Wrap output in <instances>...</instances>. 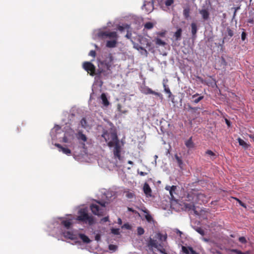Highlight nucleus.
<instances>
[{
    "label": "nucleus",
    "instance_id": "f257e3e1",
    "mask_svg": "<svg viewBox=\"0 0 254 254\" xmlns=\"http://www.w3.org/2000/svg\"><path fill=\"white\" fill-rule=\"evenodd\" d=\"M102 137L104 138L110 148L114 147L113 151L114 158L122 161L121 145L118 137L116 128H108L107 129H104Z\"/></svg>",
    "mask_w": 254,
    "mask_h": 254
},
{
    "label": "nucleus",
    "instance_id": "f03ea898",
    "mask_svg": "<svg viewBox=\"0 0 254 254\" xmlns=\"http://www.w3.org/2000/svg\"><path fill=\"white\" fill-rule=\"evenodd\" d=\"M113 58L111 54H109L108 57L105 60L99 61L98 64L97 76L99 77L102 76L107 77L112 73V66Z\"/></svg>",
    "mask_w": 254,
    "mask_h": 254
},
{
    "label": "nucleus",
    "instance_id": "7ed1b4c3",
    "mask_svg": "<svg viewBox=\"0 0 254 254\" xmlns=\"http://www.w3.org/2000/svg\"><path fill=\"white\" fill-rule=\"evenodd\" d=\"M62 126H66V127H70L71 126L75 125V123L78 121L77 117L72 113L65 112L62 116Z\"/></svg>",
    "mask_w": 254,
    "mask_h": 254
},
{
    "label": "nucleus",
    "instance_id": "20e7f679",
    "mask_svg": "<svg viewBox=\"0 0 254 254\" xmlns=\"http://www.w3.org/2000/svg\"><path fill=\"white\" fill-rule=\"evenodd\" d=\"M90 209L95 215H103L106 210L105 202L101 203L100 201H96L95 203H92L90 205Z\"/></svg>",
    "mask_w": 254,
    "mask_h": 254
},
{
    "label": "nucleus",
    "instance_id": "39448f33",
    "mask_svg": "<svg viewBox=\"0 0 254 254\" xmlns=\"http://www.w3.org/2000/svg\"><path fill=\"white\" fill-rule=\"evenodd\" d=\"M77 219L89 225H92L94 222L93 217L89 215L86 209H81L79 210Z\"/></svg>",
    "mask_w": 254,
    "mask_h": 254
},
{
    "label": "nucleus",
    "instance_id": "423d86ee",
    "mask_svg": "<svg viewBox=\"0 0 254 254\" xmlns=\"http://www.w3.org/2000/svg\"><path fill=\"white\" fill-rule=\"evenodd\" d=\"M82 67L91 76L97 75V70L95 66L91 62H85L83 63Z\"/></svg>",
    "mask_w": 254,
    "mask_h": 254
},
{
    "label": "nucleus",
    "instance_id": "0eeeda50",
    "mask_svg": "<svg viewBox=\"0 0 254 254\" xmlns=\"http://www.w3.org/2000/svg\"><path fill=\"white\" fill-rule=\"evenodd\" d=\"M140 91L142 93L145 95L153 94L158 97H162V95L161 93L153 91L151 88L146 86L141 87L140 88Z\"/></svg>",
    "mask_w": 254,
    "mask_h": 254
},
{
    "label": "nucleus",
    "instance_id": "6e6552de",
    "mask_svg": "<svg viewBox=\"0 0 254 254\" xmlns=\"http://www.w3.org/2000/svg\"><path fill=\"white\" fill-rule=\"evenodd\" d=\"M142 8L144 9L146 12L149 13L153 9V3L151 1H145Z\"/></svg>",
    "mask_w": 254,
    "mask_h": 254
},
{
    "label": "nucleus",
    "instance_id": "1a4fd4ad",
    "mask_svg": "<svg viewBox=\"0 0 254 254\" xmlns=\"http://www.w3.org/2000/svg\"><path fill=\"white\" fill-rule=\"evenodd\" d=\"M186 109L188 112H190L191 114H198L199 113V107H192L190 106V104H188L186 105Z\"/></svg>",
    "mask_w": 254,
    "mask_h": 254
},
{
    "label": "nucleus",
    "instance_id": "9d476101",
    "mask_svg": "<svg viewBox=\"0 0 254 254\" xmlns=\"http://www.w3.org/2000/svg\"><path fill=\"white\" fill-rule=\"evenodd\" d=\"M76 137L79 141H82L83 142V143H81V144L84 147L85 146L84 142H86L87 139L86 136L83 134L82 132L79 131L76 134Z\"/></svg>",
    "mask_w": 254,
    "mask_h": 254
},
{
    "label": "nucleus",
    "instance_id": "9b49d317",
    "mask_svg": "<svg viewBox=\"0 0 254 254\" xmlns=\"http://www.w3.org/2000/svg\"><path fill=\"white\" fill-rule=\"evenodd\" d=\"M191 38L192 40H195L196 38V33L197 31V27L196 24L194 22L191 23Z\"/></svg>",
    "mask_w": 254,
    "mask_h": 254
},
{
    "label": "nucleus",
    "instance_id": "f8f14e48",
    "mask_svg": "<svg viewBox=\"0 0 254 254\" xmlns=\"http://www.w3.org/2000/svg\"><path fill=\"white\" fill-rule=\"evenodd\" d=\"M182 251L186 254H199L196 252L192 247H186L185 246L182 247Z\"/></svg>",
    "mask_w": 254,
    "mask_h": 254
},
{
    "label": "nucleus",
    "instance_id": "ddd939ff",
    "mask_svg": "<svg viewBox=\"0 0 254 254\" xmlns=\"http://www.w3.org/2000/svg\"><path fill=\"white\" fill-rule=\"evenodd\" d=\"M199 12L201 15L203 20H206L208 19L210 14L208 9H202L201 10H199Z\"/></svg>",
    "mask_w": 254,
    "mask_h": 254
},
{
    "label": "nucleus",
    "instance_id": "4468645a",
    "mask_svg": "<svg viewBox=\"0 0 254 254\" xmlns=\"http://www.w3.org/2000/svg\"><path fill=\"white\" fill-rule=\"evenodd\" d=\"M55 146L60 149V151H62L64 153L70 155L71 154V150L67 148L63 147L61 144L59 143H56Z\"/></svg>",
    "mask_w": 254,
    "mask_h": 254
},
{
    "label": "nucleus",
    "instance_id": "2eb2a0df",
    "mask_svg": "<svg viewBox=\"0 0 254 254\" xmlns=\"http://www.w3.org/2000/svg\"><path fill=\"white\" fill-rule=\"evenodd\" d=\"M199 95L198 93H196L192 96L191 99H192V102L193 103L197 104L204 98L203 96H198Z\"/></svg>",
    "mask_w": 254,
    "mask_h": 254
},
{
    "label": "nucleus",
    "instance_id": "dca6fc26",
    "mask_svg": "<svg viewBox=\"0 0 254 254\" xmlns=\"http://www.w3.org/2000/svg\"><path fill=\"white\" fill-rule=\"evenodd\" d=\"M118 39H113L107 41L106 42V47L108 48H114L116 46Z\"/></svg>",
    "mask_w": 254,
    "mask_h": 254
},
{
    "label": "nucleus",
    "instance_id": "f3484780",
    "mask_svg": "<svg viewBox=\"0 0 254 254\" xmlns=\"http://www.w3.org/2000/svg\"><path fill=\"white\" fill-rule=\"evenodd\" d=\"M143 191L147 196L151 195V190L149 185L147 183H145L144 185Z\"/></svg>",
    "mask_w": 254,
    "mask_h": 254
},
{
    "label": "nucleus",
    "instance_id": "a211bd4d",
    "mask_svg": "<svg viewBox=\"0 0 254 254\" xmlns=\"http://www.w3.org/2000/svg\"><path fill=\"white\" fill-rule=\"evenodd\" d=\"M141 210L144 213L146 214L145 215V219H146V220L148 222H151L153 220V218H152L151 215L149 214L148 210L147 209H146L145 207L144 208V209H142Z\"/></svg>",
    "mask_w": 254,
    "mask_h": 254
},
{
    "label": "nucleus",
    "instance_id": "6ab92c4d",
    "mask_svg": "<svg viewBox=\"0 0 254 254\" xmlns=\"http://www.w3.org/2000/svg\"><path fill=\"white\" fill-rule=\"evenodd\" d=\"M192 137L191 136L188 140L185 141V145L189 149L193 148L194 147V143L192 141Z\"/></svg>",
    "mask_w": 254,
    "mask_h": 254
},
{
    "label": "nucleus",
    "instance_id": "aec40b11",
    "mask_svg": "<svg viewBox=\"0 0 254 254\" xmlns=\"http://www.w3.org/2000/svg\"><path fill=\"white\" fill-rule=\"evenodd\" d=\"M182 33V30L181 28H179L177 31L174 33V37L176 41H179L181 39Z\"/></svg>",
    "mask_w": 254,
    "mask_h": 254
},
{
    "label": "nucleus",
    "instance_id": "412c9836",
    "mask_svg": "<svg viewBox=\"0 0 254 254\" xmlns=\"http://www.w3.org/2000/svg\"><path fill=\"white\" fill-rule=\"evenodd\" d=\"M107 38H108L111 40L118 39V35L117 33L115 31H113V32L108 31Z\"/></svg>",
    "mask_w": 254,
    "mask_h": 254
},
{
    "label": "nucleus",
    "instance_id": "4be33fe9",
    "mask_svg": "<svg viewBox=\"0 0 254 254\" xmlns=\"http://www.w3.org/2000/svg\"><path fill=\"white\" fill-rule=\"evenodd\" d=\"M101 99L102 101V103L104 105V106H105L106 107H107L108 106H109L110 103H109V101L108 100V99L106 97V94L104 93H103L101 94Z\"/></svg>",
    "mask_w": 254,
    "mask_h": 254
},
{
    "label": "nucleus",
    "instance_id": "5701e85b",
    "mask_svg": "<svg viewBox=\"0 0 254 254\" xmlns=\"http://www.w3.org/2000/svg\"><path fill=\"white\" fill-rule=\"evenodd\" d=\"M175 158L177 162L179 167L180 169H182L184 164L181 157H179L177 154H175Z\"/></svg>",
    "mask_w": 254,
    "mask_h": 254
},
{
    "label": "nucleus",
    "instance_id": "b1692460",
    "mask_svg": "<svg viewBox=\"0 0 254 254\" xmlns=\"http://www.w3.org/2000/svg\"><path fill=\"white\" fill-rule=\"evenodd\" d=\"M62 225H64L65 228L68 229L70 228L72 223L70 220H65L61 222Z\"/></svg>",
    "mask_w": 254,
    "mask_h": 254
},
{
    "label": "nucleus",
    "instance_id": "393cba45",
    "mask_svg": "<svg viewBox=\"0 0 254 254\" xmlns=\"http://www.w3.org/2000/svg\"><path fill=\"white\" fill-rule=\"evenodd\" d=\"M238 141L239 143V145L242 146L245 149H247L250 146V145L249 144H248L241 138H238Z\"/></svg>",
    "mask_w": 254,
    "mask_h": 254
},
{
    "label": "nucleus",
    "instance_id": "a878e982",
    "mask_svg": "<svg viewBox=\"0 0 254 254\" xmlns=\"http://www.w3.org/2000/svg\"><path fill=\"white\" fill-rule=\"evenodd\" d=\"M108 31H100L97 33V36L99 38L102 39L107 38Z\"/></svg>",
    "mask_w": 254,
    "mask_h": 254
},
{
    "label": "nucleus",
    "instance_id": "bb28decb",
    "mask_svg": "<svg viewBox=\"0 0 254 254\" xmlns=\"http://www.w3.org/2000/svg\"><path fill=\"white\" fill-rule=\"evenodd\" d=\"M184 206L186 209L189 210H194L195 209L194 204L192 202L186 203L184 204Z\"/></svg>",
    "mask_w": 254,
    "mask_h": 254
},
{
    "label": "nucleus",
    "instance_id": "cd10ccee",
    "mask_svg": "<svg viewBox=\"0 0 254 254\" xmlns=\"http://www.w3.org/2000/svg\"><path fill=\"white\" fill-rule=\"evenodd\" d=\"M79 238L84 243H89L90 242L89 238L85 234H79Z\"/></svg>",
    "mask_w": 254,
    "mask_h": 254
},
{
    "label": "nucleus",
    "instance_id": "c85d7f7f",
    "mask_svg": "<svg viewBox=\"0 0 254 254\" xmlns=\"http://www.w3.org/2000/svg\"><path fill=\"white\" fill-rule=\"evenodd\" d=\"M154 41L157 45L164 46L166 45V43L165 42L162 41L158 37L155 38Z\"/></svg>",
    "mask_w": 254,
    "mask_h": 254
},
{
    "label": "nucleus",
    "instance_id": "c756f323",
    "mask_svg": "<svg viewBox=\"0 0 254 254\" xmlns=\"http://www.w3.org/2000/svg\"><path fill=\"white\" fill-rule=\"evenodd\" d=\"M206 154L210 156V159L212 160H214L216 157V154L210 150H208L205 152Z\"/></svg>",
    "mask_w": 254,
    "mask_h": 254
},
{
    "label": "nucleus",
    "instance_id": "7c9ffc66",
    "mask_svg": "<svg viewBox=\"0 0 254 254\" xmlns=\"http://www.w3.org/2000/svg\"><path fill=\"white\" fill-rule=\"evenodd\" d=\"M157 238L161 241H166L167 238V235L166 234L165 235H163L160 233H158L157 234Z\"/></svg>",
    "mask_w": 254,
    "mask_h": 254
},
{
    "label": "nucleus",
    "instance_id": "2f4dec72",
    "mask_svg": "<svg viewBox=\"0 0 254 254\" xmlns=\"http://www.w3.org/2000/svg\"><path fill=\"white\" fill-rule=\"evenodd\" d=\"M177 189V187L175 186H172L171 190H169L170 194L171 196L172 199L174 198V193H175V190Z\"/></svg>",
    "mask_w": 254,
    "mask_h": 254
},
{
    "label": "nucleus",
    "instance_id": "473e14b6",
    "mask_svg": "<svg viewBox=\"0 0 254 254\" xmlns=\"http://www.w3.org/2000/svg\"><path fill=\"white\" fill-rule=\"evenodd\" d=\"M190 10L189 8H185L183 10V14L186 18H188L190 16Z\"/></svg>",
    "mask_w": 254,
    "mask_h": 254
},
{
    "label": "nucleus",
    "instance_id": "72a5a7b5",
    "mask_svg": "<svg viewBox=\"0 0 254 254\" xmlns=\"http://www.w3.org/2000/svg\"><path fill=\"white\" fill-rule=\"evenodd\" d=\"M163 86H164V91L165 92L168 94V97L169 98H170L171 95H172V93L169 89V87H167V85L165 84H163Z\"/></svg>",
    "mask_w": 254,
    "mask_h": 254
},
{
    "label": "nucleus",
    "instance_id": "f704fd0d",
    "mask_svg": "<svg viewBox=\"0 0 254 254\" xmlns=\"http://www.w3.org/2000/svg\"><path fill=\"white\" fill-rule=\"evenodd\" d=\"M64 236L71 240H73L74 239V235L70 232L65 233Z\"/></svg>",
    "mask_w": 254,
    "mask_h": 254
},
{
    "label": "nucleus",
    "instance_id": "c9c22d12",
    "mask_svg": "<svg viewBox=\"0 0 254 254\" xmlns=\"http://www.w3.org/2000/svg\"><path fill=\"white\" fill-rule=\"evenodd\" d=\"M153 24L152 22H148L144 25L145 28L147 29H151L153 27Z\"/></svg>",
    "mask_w": 254,
    "mask_h": 254
},
{
    "label": "nucleus",
    "instance_id": "e433bc0d",
    "mask_svg": "<svg viewBox=\"0 0 254 254\" xmlns=\"http://www.w3.org/2000/svg\"><path fill=\"white\" fill-rule=\"evenodd\" d=\"M195 231L202 236L205 235L204 231L200 227H197Z\"/></svg>",
    "mask_w": 254,
    "mask_h": 254
},
{
    "label": "nucleus",
    "instance_id": "4c0bfd02",
    "mask_svg": "<svg viewBox=\"0 0 254 254\" xmlns=\"http://www.w3.org/2000/svg\"><path fill=\"white\" fill-rule=\"evenodd\" d=\"M232 252H234L236 253V254H249V252H246L245 253H243L241 252V251L237 250V249H233L231 250Z\"/></svg>",
    "mask_w": 254,
    "mask_h": 254
},
{
    "label": "nucleus",
    "instance_id": "58836bf2",
    "mask_svg": "<svg viewBox=\"0 0 254 254\" xmlns=\"http://www.w3.org/2000/svg\"><path fill=\"white\" fill-rule=\"evenodd\" d=\"M232 252H234L236 253V254H249V252H246L245 253H243L241 252V251L237 250V249H233L231 250Z\"/></svg>",
    "mask_w": 254,
    "mask_h": 254
},
{
    "label": "nucleus",
    "instance_id": "ea45409f",
    "mask_svg": "<svg viewBox=\"0 0 254 254\" xmlns=\"http://www.w3.org/2000/svg\"><path fill=\"white\" fill-rule=\"evenodd\" d=\"M137 232L138 235H142L144 233V230L141 227H138L137 229Z\"/></svg>",
    "mask_w": 254,
    "mask_h": 254
},
{
    "label": "nucleus",
    "instance_id": "a19ab883",
    "mask_svg": "<svg viewBox=\"0 0 254 254\" xmlns=\"http://www.w3.org/2000/svg\"><path fill=\"white\" fill-rule=\"evenodd\" d=\"M80 123L81 127H85L87 126V121L85 118H83L80 121Z\"/></svg>",
    "mask_w": 254,
    "mask_h": 254
},
{
    "label": "nucleus",
    "instance_id": "79ce46f5",
    "mask_svg": "<svg viewBox=\"0 0 254 254\" xmlns=\"http://www.w3.org/2000/svg\"><path fill=\"white\" fill-rule=\"evenodd\" d=\"M135 48L137 50H141V51H144V55L147 56V54H148V52L147 51H146V49H145L144 48L140 46H137L135 47Z\"/></svg>",
    "mask_w": 254,
    "mask_h": 254
},
{
    "label": "nucleus",
    "instance_id": "37998d69",
    "mask_svg": "<svg viewBox=\"0 0 254 254\" xmlns=\"http://www.w3.org/2000/svg\"><path fill=\"white\" fill-rule=\"evenodd\" d=\"M111 232L112 234L114 235H119L120 234V229L119 228H112L111 229Z\"/></svg>",
    "mask_w": 254,
    "mask_h": 254
},
{
    "label": "nucleus",
    "instance_id": "c03bdc74",
    "mask_svg": "<svg viewBox=\"0 0 254 254\" xmlns=\"http://www.w3.org/2000/svg\"><path fill=\"white\" fill-rule=\"evenodd\" d=\"M227 32L228 35L230 37H232L234 35L233 31L229 27H228L227 28Z\"/></svg>",
    "mask_w": 254,
    "mask_h": 254
},
{
    "label": "nucleus",
    "instance_id": "a18cd8bd",
    "mask_svg": "<svg viewBox=\"0 0 254 254\" xmlns=\"http://www.w3.org/2000/svg\"><path fill=\"white\" fill-rule=\"evenodd\" d=\"M174 2V0H166L165 4L167 6L171 5Z\"/></svg>",
    "mask_w": 254,
    "mask_h": 254
},
{
    "label": "nucleus",
    "instance_id": "49530a36",
    "mask_svg": "<svg viewBox=\"0 0 254 254\" xmlns=\"http://www.w3.org/2000/svg\"><path fill=\"white\" fill-rule=\"evenodd\" d=\"M221 65L223 66V68H225L226 66L227 65V62L224 59V58H222L221 60Z\"/></svg>",
    "mask_w": 254,
    "mask_h": 254
},
{
    "label": "nucleus",
    "instance_id": "de8ad7c7",
    "mask_svg": "<svg viewBox=\"0 0 254 254\" xmlns=\"http://www.w3.org/2000/svg\"><path fill=\"white\" fill-rule=\"evenodd\" d=\"M166 31L159 32L157 33V35L158 36H160V37H164L165 35H166Z\"/></svg>",
    "mask_w": 254,
    "mask_h": 254
},
{
    "label": "nucleus",
    "instance_id": "09e8293b",
    "mask_svg": "<svg viewBox=\"0 0 254 254\" xmlns=\"http://www.w3.org/2000/svg\"><path fill=\"white\" fill-rule=\"evenodd\" d=\"M239 241L242 244H245L247 242V240L244 237H241L239 238Z\"/></svg>",
    "mask_w": 254,
    "mask_h": 254
},
{
    "label": "nucleus",
    "instance_id": "8fccbe9b",
    "mask_svg": "<svg viewBox=\"0 0 254 254\" xmlns=\"http://www.w3.org/2000/svg\"><path fill=\"white\" fill-rule=\"evenodd\" d=\"M235 199L237 200V201L239 202L241 206H243V207L246 208V205L244 203H243L241 200L237 198H235Z\"/></svg>",
    "mask_w": 254,
    "mask_h": 254
},
{
    "label": "nucleus",
    "instance_id": "3c124183",
    "mask_svg": "<svg viewBox=\"0 0 254 254\" xmlns=\"http://www.w3.org/2000/svg\"><path fill=\"white\" fill-rule=\"evenodd\" d=\"M126 196L128 198H132L133 197V194L131 192L128 191L126 193Z\"/></svg>",
    "mask_w": 254,
    "mask_h": 254
},
{
    "label": "nucleus",
    "instance_id": "603ef678",
    "mask_svg": "<svg viewBox=\"0 0 254 254\" xmlns=\"http://www.w3.org/2000/svg\"><path fill=\"white\" fill-rule=\"evenodd\" d=\"M117 246L114 245H110L109 246V249L110 250L115 251L117 249Z\"/></svg>",
    "mask_w": 254,
    "mask_h": 254
},
{
    "label": "nucleus",
    "instance_id": "864d4df0",
    "mask_svg": "<svg viewBox=\"0 0 254 254\" xmlns=\"http://www.w3.org/2000/svg\"><path fill=\"white\" fill-rule=\"evenodd\" d=\"M122 105L120 104H118V105H117V109H118V110L121 112V113H125L126 112V111H122Z\"/></svg>",
    "mask_w": 254,
    "mask_h": 254
},
{
    "label": "nucleus",
    "instance_id": "5fc2aeb1",
    "mask_svg": "<svg viewBox=\"0 0 254 254\" xmlns=\"http://www.w3.org/2000/svg\"><path fill=\"white\" fill-rule=\"evenodd\" d=\"M89 55L94 58L96 56L95 51L94 50L90 51V52L89 53Z\"/></svg>",
    "mask_w": 254,
    "mask_h": 254
},
{
    "label": "nucleus",
    "instance_id": "6e6d98bb",
    "mask_svg": "<svg viewBox=\"0 0 254 254\" xmlns=\"http://www.w3.org/2000/svg\"><path fill=\"white\" fill-rule=\"evenodd\" d=\"M63 141L64 142H65V143H67L68 142V137H67V135H66V134H65L64 136L63 137Z\"/></svg>",
    "mask_w": 254,
    "mask_h": 254
},
{
    "label": "nucleus",
    "instance_id": "4d7b16f0",
    "mask_svg": "<svg viewBox=\"0 0 254 254\" xmlns=\"http://www.w3.org/2000/svg\"><path fill=\"white\" fill-rule=\"evenodd\" d=\"M247 34L245 32L243 31L241 35V38L243 41H244L246 38Z\"/></svg>",
    "mask_w": 254,
    "mask_h": 254
},
{
    "label": "nucleus",
    "instance_id": "13d9d810",
    "mask_svg": "<svg viewBox=\"0 0 254 254\" xmlns=\"http://www.w3.org/2000/svg\"><path fill=\"white\" fill-rule=\"evenodd\" d=\"M225 122H226V124H227V125L228 127H230L231 126V122L227 119H225Z\"/></svg>",
    "mask_w": 254,
    "mask_h": 254
},
{
    "label": "nucleus",
    "instance_id": "bf43d9fd",
    "mask_svg": "<svg viewBox=\"0 0 254 254\" xmlns=\"http://www.w3.org/2000/svg\"><path fill=\"white\" fill-rule=\"evenodd\" d=\"M118 29L120 31L122 32L124 30L125 28L122 26H119Z\"/></svg>",
    "mask_w": 254,
    "mask_h": 254
},
{
    "label": "nucleus",
    "instance_id": "052dcab7",
    "mask_svg": "<svg viewBox=\"0 0 254 254\" xmlns=\"http://www.w3.org/2000/svg\"><path fill=\"white\" fill-rule=\"evenodd\" d=\"M95 240L97 241H99L100 240V238H101V236L99 234H97L96 236H95Z\"/></svg>",
    "mask_w": 254,
    "mask_h": 254
},
{
    "label": "nucleus",
    "instance_id": "680f3d73",
    "mask_svg": "<svg viewBox=\"0 0 254 254\" xmlns=\"http://www.w3.org/2000/svg\"><path fill=\"white\" fill-rule=\"evenodd\" d=\"M232 9H234V11H235V12H237V11L240 9V6H237V7H233L232 8Z\"/></svg>",
    "mask_w": 254,
    "mask_h": 254
},
{
    "label": "nucleus",
    "instance_id": "e2e57ef3",
    "mask_svg": "<svg viewBox=\"0 0 254 254\" xmlns=\"http://www.w3.org/2000/svg\"><path fill=\"white\" fill-rule=\"evenodd\" d=\"M102 221H104V222H107L108 221H109V218L108 217H104L102 219Z\"/></svg>",
    "mask_w": 254,
    "mask_h": 254
},
{
    "label": "nucleus",
    "instance_id": "0e129e2a",
    "mask_svg": "<svg viewBox=\"0 0 254 254\" xmlns=\"http://www.w3.org/2000/svg\"><path fill=\"white\" fill-rule=\"evenodd\" d=\"M118 223L119 225H121L122 224V220L120 218L118 219Z\"/></svg>",
    "mask_w": 254,
    "mask_h": 254
},
{
    "label": "nucleus",
    "instance_id": "69168bd1",
    "mask_svg": "<svg viewBox=\"0 0 254 254\" xmlns=\"http://www.w3.org/2000/svg\"><path fill=\"white\" fill-rule=\"evenodd\" d=\"M171 188H172V186H167L165 187V189L166 190H169V191L171 189Z\"/></svg>",
    "mask_w": 254,
    "mask_h": 254
},
{
    "label": "nucleus",
    "instance_id": "338daca9",
    "mask_svg": "<svg viewBox=\"0 0 254 254\" xmlns=\"http://www.w3.org/2000/svg\"><path fill=\"white\" fill-rule=\"evenodd\" d=\"M197 78L202 83H204V80L201 77L198 76Z\"/></svg>",
    "mask_w": 254,
    "mask_h": 254
},
{
    "label": "nucleus",
    "instance_id": "774afa93",
    "mask_svg": "<svg viewBox=\"0 0 254 254\" xmlns=\"http://www.w3.org/2000/svg\"><path fill=\"white\" fill-rule=\"evenodd\" d=\"M139 174L141 175V176H145L147 174V173H145V172H140Z\"/></svg>",
    "mask_w": 254,
    "mask_h": 254
}]
</instances>
